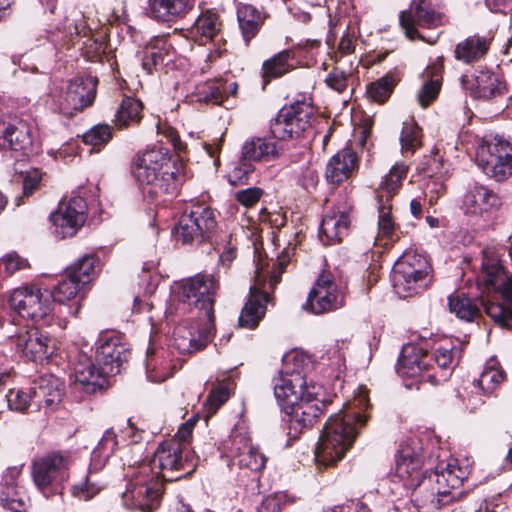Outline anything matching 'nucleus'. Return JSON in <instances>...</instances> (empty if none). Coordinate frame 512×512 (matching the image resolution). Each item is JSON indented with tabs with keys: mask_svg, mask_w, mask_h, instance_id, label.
Listing matches in <instances>:
<instances>
[{
	"mask_svg": "<svg viewBox=\"0 0 512 512\" xmlns=\"http://www.w3.org/2000/svg\"><path fill=\"white\" fill-rule=\"evenodd\" d=\"M196 465L193 452L179 441L162 442L150 461L132 469L127 488L122 494L124 505L140 512L153 511L159 505L163 482L190 475Z\"/></svg>",
	"mask_w": 512,
	"mask_h": 512,
	"instance_id": "nucleus-1",
	"label": "nucleus"
},
{
	"mask_svg": "<svg viewBox=\"0 0 512 512\" xmlns=\"http://www.w3.org/2000/svg\"><path fill=\"white\" fill-rule=\"evenodd\" d=\"M369 407L368 390L360 386L344 410L327 420L315 449L318 466H334L343 459L353 445L358 429L365 425Z\"/></svg>",
	"mask_w": 512,
	"mask_h": 512,
	"instance_id": "nucleus-2",
	"label": "nucleus"
},
{
	"mask_svg": "<svg viewBox=\"0 0 512 512\" xmlns=\"http://www.w3.org/2000/svg\"><path fill=\"white\" fill-rule=\"evenodd\" d=\"M461 352L462 344L459 341H445L431 355L416 345H406L398 358L396 372L408 389L414 386L419 389L424 382L436 385L448 378L457 366Z\"/></svg>",
	"mask_w": 512,
	"mask_h": 512,
	"instance_id": "nucleus-3",
	"label": "nucleus"
},
{
	"mask_svg": "<svg viewBox=\"0 0 512 512\" xmlns=\"http://www.w3.org/2000/svg\"><path fill=\"white\" fill-rule=\"evenodd\" d=\"M405 471L399 470L395 467L397 476L404 482H417V486L425 484L426 487L435 482V488L429 495H423V489L417 491L414 499L418 507H421L424 512L439 509L442 506L448 505L454 501L459 493H455L465 479L470 474L469 466H461L457 459L449 460L445 466L441 463L436 470L428 477L422 476L421 468L423 461L420 460H404Z\"/></svg>",
	"mask_w": 512,
	"mask_h": 512,
	"instance_id": "nucleus-4",
	"label": "nucleus"
},
{
	"mask_svg": "<svg viewBox=\"0 0 512 512\" xmlns=\"http://www.w3.org/2000/svg\"><path fill=\"white\" fill-rule=\"evenodd\" d=\"M478 283L488 291H493L491 298L482 299L485 313L501 328H512V273L507 274L499 252L495 247L482 250L481 270Z\"/></svg>",
	"mask_w": 512,
	"mask_h": 512,
	"instance_id": "nucleus-5",
	"label": "nucleus"
},
{
	"mask_svg": "<svg viewBox=\"0 0 512 512\" xmlns=\"http://www.w3.org/2000/svg\"><path fill=\"white\" fill-rule=\"evenodd\" d=\"M132 174L142 193L151 198L175 194L181 181L168 149L162 147L139 153L134 159Z\"/></svg>",
	"mask_w": 512,
	"mask_h": 512,
	"instance_id": "nucleus-6",
	"label": "nucleus"
},
{
	"mask_svg": "<svg viewBox=\"0 0 512 512\" xmlns=\"http://www.w3.org/2000/svg\"><path fill=\"white\" fill-rule=\"evenodd\" d=\"M390 281L400 298L421 294L433 282V267L429 259L416 251H405L394 263Z\"/></svg>",
	"mask_w": 512,
	"mask_h": 512,
	"instance_id": "nucleus-7",
	"label": "nucleus"
},
{
	"mask_svg": "<svg viewBox=\"0 0 512 512\" xmlns=\"http://www.w3.org/2000/svg\"><path fill=\"white\" fill-rule=\"evenodd\" d=\"M75 458V453L70 450H58L34 460L31 474L36 487L46 497L58 492L59 486L69 479Z\"/></svg>",
	"mask_w": 512,
	"mask_h": 512,
	"instance_id": "nucleus-8",
	"label": "nucleus"
},
{
	"mask_svg": "<svg viewBox=\"0 0 512 512\" xmlns=\"http://www.w3.org/2000/svg\"><path fill=\"white\" fill-rule=\"evenodd\" d=\"M476 163L495 181L506 180L512 176V141L498 135L485 138L477 148Z\"/></svg>",
	"mask_w": 512,
	"mask_h": 512,
	"instance_id": "nucleus-9",
	"label": "nucleus"
},
{
	"mask_svg": "<svg viewBox=\"0 0 512 512\" xmlns=\"http://www.w3.org/2000/svg\"><path fill=\"white\" fill-rule=\"evenodd\" d=\"M220 284L217 276L198 273L182 283L184 301L199 311V319L207 320L208 326L214 325V303Z\"/></svg>",
	"mask_w": 512,
	"mask_h": 512,
	"instance_id": "nucleus-10",
	"label": "nucleus"
},
{
	"mask_svg": "<svg viewBox=\"0 0 512 512\" xmlns=\"http://www.w3.org/2000/svg\"><path fill=\"white\" fill-rule=\"evenodd\" d=\"M313 107L307 101H296L283 107L270 123L273 138L287 141L299 138L311 128Z\"/></svg>",
	"mask_w": 512,
	"mask_h": 512,
	"instance_id": "nucleus-11",
	"label": "nucleus"
},
{
	"mask_svg": "<svg viewBox=\"0 0 512 512\" xmlns=\"http://www.w3.org/2000/svg\"><path fill=\"white\" fill-rule=\"evenodd\" d=\"M216 228L214 210L208 206L196 205L179 219L176 238L183 244H200L210 240Z\"/></svg>",
	"mask_w": 512,
	"mask_h": 512,
	"instance_id": "nucleus-12",
	"label": "nucleus"
},
{
	"mask_svg": "<svg viewBox=\"0 0 512 512\" xmlns=\"http://www.w3.org/2000/svg\"><path fill=\"white\" fill-rule=\"evenodd\" d=\"M11 308L23 318L33 321L44 319L52 312V294L41 291L36 286H23L15 289L9 298Z\"/></svg>",
	"mask_w": 512,
	"mask_h": 512,
	"instance_id": "nucleus-13",
	"label": "nucleus"
},
{
	"mask_svg": "<svg viewBox=\"0 0 512 512\" xmlns=\"http://www.w3.org/2000/svg\"><path fill=\"white\" fill-rule=\"evenodd\" d=\"M344 306V293L338 287L334 276L323 271L317 278L303 308L313 314L335 311Z\"/></svg>",
	"mask_w": 512,
	"mask_h": 512,
	"instance_id": "nucleus-14",
	"label": "nucleus"
},
{
	"mask_svg": "<svg viewBox=\"0 0 512 512\" xmlns=\"http://www.w3.org/2000/svg\"><path fill=\"white\" fill-rule=\"evenodd\" d=\"M322 389L320 385L311 384L310 387H306L305 396L297 404L284 410L289 416V434H292V430H294L296 435L303 429L311 427L318 420L326 407L325 402L318 398Z\"/></svg>",
	"mask_w": 512,
	"mask_h": 512,
	"instance_id": "nucleus-15",
	"label": "nucleus"
},
{
	"mask_svg": "<svg viewBox=\"0 0 512 512\" xmlns=\"http://www.w3.org/2000/svg\"><path fill=\"white\" fill-rule=\"evenodd\" d=\"M444 22L443 13L436 9L434 0H413L408 11L400 14V25L407 38L424 39L417 27L435 28Z\"/></svg>",
	"mask_w": 512,
	"mask_h": 512,
	"instance_id": "nucleus-16",
	"label": "nucleus"
},
{
	"mask_svg": "<svg viewBox=\"0 0 512 512\" xmlns=\"http://www.w3.org/2000/svg\"><path fill=\"white\" fill-rule=\"evenodd\" d=\"M86 214L87 203L83 197L74 195L61 200L57 211L50 215L54 233L60 238L74 236L85 223Z\"/></svg>",
	"mask_w": 512,
	"mask_h": 512,
	"instance_id": "nucleus-17",
	"label": "nucleus"
},
{
	"mask_svg": "<svg viewBox=\"0 0 512 512\" xmlns=\"http://www.w3.org/2000/svg\"><path fill=\"white\" fill-rule=\"evenodd\" d=\"M97 79L92 76L71 80L62 95L59 108L65 115L72 116L90 106L96 97Z\"/></svg>",
	"mask_w": 512,
	"mask_h": 512,
	"instance_id": "nucleus-18",
	"label": "nucleus"
},
{
	"mask_svg": "<svg viewBox=\"0 0 512 512\" xmlns=\"http://www.w3.org/2000/svg\"><path fill=\"white\" fill-rule=\"evenodd\" d=\"M229 449L234 464L240 469L259 472L265 467L266 457L251 443L247 431L243 428L236 427L232 431Z\"/></svg>",
	"mask_w": 512,
	"mask_h": 512,
	"instance_id": "nucleus-19",
	"label": "nucleus"
},
{
	"mask_svg": "<svg viewBox=\"0 0 512 512\" xmlns=\"http://www.w3.org/2000/svg\"><path fill=\"white\" fill-rule=\"evenodd\" d=\"M130 350L116 333L104 334L100 337L96 349V364L103 367V373L116 375L121 366L128 360Z\"/></svg>",
	"mask_w": 512,
	"mask_h": 512,
	"instance_id": "nucleus-20",
	"label": "nucleus"
},
{
	"mask_svg": "<svg viewBox=\"0 0 512 512\" xmlns=\"http://www.w3.org/2000/svg\"><path fill=\"white\" fill-rule=\"evenodd\" d=\"M12 341L17 350L33 362L42 363L53 354L52 340L37 328L22 330Z\"/></svg>",
	"mask_w": 512,
	"mask_h": 512,
	"instance_id": "nucleus-21",
	"label": "nucleus"
},
{
	"mask_svg": "<svg viewBox=\"0 0 512 512\" xmlns=\"http://www.w3.org/2000/svg\"><path fill=\"white\" fill-rule=\"evenodd\" d=\"M352 208V202L343 197L325 214L320 225V236H325L327 243L340 242L347 236Z\"/></svg>",
	"mask_w": 512,
	"mask_h": 512,
	"instance_id": "nucleus-22",
	"label": "nucleus"
},
{
	"mask_svg": "<svg viewBox=\"0 0 512 512\" xmlns=\"http://www.w3.org/2000/svg\"><path fill=\"white\" fill-rule=\"evenodd\" d=\"M74 382L86 393H95L106 384V377L110 374L103 373V367L92 362L87 354L78 352L71 360Z\"/></svg>",
	"mask_w": 512,
	"mask_h": 512,
	"instance_id": "nucleus-23",
	"label": "nucleus"
},
{
	"mask_svg": "<svg viewBox=\"0 0 512 512\" xmlns=\"http://www.w3.org/2000/svg\"><path fill=\"white\" fill-rule=\"evenodd\" d=\"M264 271L257 267L254 284L250 286V295L239 316V325L245 328H254L265 314L268 295L264 287Z\"/></svg>",
	"mask_w": 512,
	"mask_h": 512,
	"instance_id": "nucleus-24",
	"label": "nucleus"
},
{
	"mask_svg": "<svg viewBox=\"0 0 512 512\" xmlns=\"http://www.w3.org/2000/svg\"><path fill=\"white\" fill-rule=\"evenodd\" d=\"M307 385L305 377L300 371H286L274 379V395L282 410L297 404L306 394Z\"/></svg>",
	"mask_w": 512,
	"mask_h": 512,
	"instance_id": "nucleus-25",
	"label": "nucleus"
},
{
	"mask_svg": "<svg viewBox=\"0 0 512 512\" xmlns=\"http://www.w3.org/2000/svg\"><path fill=\"white\" fill-rule=\"evenodd\" d=\"M462 85L474 98L490 100L504 94L505 85L499 76L488 70H479L462 77Z\"/></svg>",
	"mask_w": 512,
	"mask_h": 512,
	"instance_id": "nucleus-26",
	"label": "nucleus"
},
{
	"mask_svg": "<svg viewBox=\"0 0 512 512\" xmlns=\"http://www.w3.org/2000/svg\"><path fill=\"white\" fill-rule=\"evenodd\" d=\"M194 7V0H148L146 14L157 23L172 24L184 19Z\"/></svg>",
	"mask_w": 512,
	"mask_h": 512,
	"instance_id": "nucleus-27",
	"label": "nucleus"
},
{
	"mask_svg": "<svg viewBox=\"0 0 512 512\" xmlns=\"http://www.w3.org/2000/svg\"><path fill=\"white\" fill-rule=\"evenodd\" d=\"M31 394L39 407L44 406L52 410L62 399L63 384L53 374H43L33 381Z\"/></svg>",
	"mask_w": 512,
	"mask_h": 512,
	"instance_id": "nucleus-28",
	"label": "nucleus"
},
{
	"mask_svg": "<svg viewBox=\"0 0 512 512\" xmlns=\"http://www.w3.org/2000/svg\"><path fill=\"white\" fill-rule=\"evenodd\" d=\"M500 206V199L491 189L475 184L465 193L462 209L465 214L483 215Z\"/></svg>",
	"mask_w": 512,
	"mask_h": 512,
	"instance_id": "nucleus-29",
	"label": "nucleus"
},
{
	"mask_svg": "<svg viewBox=\"0 0 512 512\" xmlns=\"http://www.w3.org/2000/svg\"><path fill=\"white\" fill-rule=\"evenodd\" d=\"M200 320L203 322V328L199 330L198 336L184 325H179L174 329L172 345L180 353L190 354L201 350L206 346V343L214 329V325L209 327L207 320Z\"/></svg>",
	"mask_w": 512,
	"mask_h": 512,
	"instance_id": "nucleus-30",
	"label": "nucleus"
},
{
	"mask_svg": "<svg viewBox=\"0 0 512 512\" xmlns=\"http://www.w3.org/2000/svg\"><path fill=\"white\" fill-rule=\"evenodd\" d=\"M356 153L350 148L338 151L327 163L325 177L332 184L347 180L357 168Z\"/></svg>",
	"mask_w": 512,
	"mask_h": 512,
	"instance_id": "nucleus-31",
	"label": "nucleus"
},
{
	"mask_svg": "<svg viewBox=\"0 0 512 512\" xmlns=\"http://www.w3.org/2000/svg\"><path fill=\"white\" fill-rule=\"evenodd\" d=\"M282 151V147L268 137H251L241 148L243 159L251 162L273 161L282 154Z\"/></svg>",
	"mask_w": 512,
	"mask_h": 512,
	"instance_id": "nucleus-32",
	"label": "nucleus"
},
{
	"mask_svg": "<svg viewBox=\"0 0 512 512\" xmlns=\"http://www.w3.org/2000/svg\"><path fill=\"white\" fill-rule=\"evenodd\" d=\"M173 51L166 36H155L145 46L142 56V68L147 74L157 70L166 60H170Z\"/></svg>",
	"mask_w": 512,
	"mask_h": 512,
	"instance_id": "nucleus-33",
	"label": "nucleus"
},
{
	"mask_svg": "<svg viewBox=\"0 0 512 512\" xmlns=\"http://www.w3.org/2000/svg\"><path fill=\"white\" fill-rule=\"evenodd\" d=\"M32 144L29 126L22 121L16 124L0 122V146L15 151L28 149Z\"/></svg>",
	"mask_w": 512,
	"mask_h": 512,
	"instance_id": "nucleus-34",
	"label": "nucleus"
},
{
	"mask_svg": "<svg viewBox=\"0 0 512 512\" xmlns=\"http://www.w3.org/2000/svg\"><path fill=\"white\" fill-rule=\"evenodd\" d=\"M174 366L171 364L169 353L164 350H148L146 359V374L149 381L161 383L172 376Z\"/></svg>",
	"mask_w": 512,
	"mask_h": 512,
	"instance_id": "nucleus-35",
	"label": "nucleus"
},
{
	"mask_svg": "<svg viewBox=\"0 0 512 512\" xmlns=\"http://www.w3.org/2000/svg\"><path fill=\"white\" fill-rule=\"evenodd\" d=\"M237 19L244 41L248 45L259 32L264 18L254 6L243 4L237 9Z\"/></svg>",
	"mask_w": 512,
	"mask_h": 512,
	"instance_id": "nucleus-36",
	"label": "nucleus"
},
{
	"mask_svg": "<svg viewBox=\"0 0 512 512\" xmlns=\"http://www.w3.org/2000/svg\"><path fill=\"white\" fill-rule=\"evenodd\" d=\"M294 68V53L291 50H283L272 58L264 61L262 65V77L266 84L272 78L281 77Z\"/></svg>",
	"mask_w": 512,
	"mask_h": 512,
	"instance_id": "nucleus-37",
	"label": "nucleus"
},
{
	"mask_svg": "<svg viewBox=\"0 0 512 512\" xmlns=\"http://www.w3.org/2000/svg\"><path fill=\"white\" fill-rule=\"evenodd\" d=\"M489 49L486 38L478 35L470 36L459 42L455 49V57L464 63H472L481 59Z\"/></svg>",
	"mask_w": 512,
	"mask_h": 512,
	"instance_id": "nucleus-38",
	"label": "nucleus"
},
{
	"mask_svg": "<svg viewBox=\"0 0 512 512\" xmlns=\"http://www.w3.org/2000/svg\"><path fill=\"white\" fill-rule=\"evenodd\" d=\"M506 374L496 359H490L474 385L484 395H491L505 380Z\"/></svg>",
	"mask_w": 512,
	"mask_h": 512,
	"instance_id": "nucleus-39",
	"label": "nucleus"
},
{
	"mask_svg": "<svg viewBox=\"0 0 512 512\" xmlns=\"http://www.w3.org/2000/svg\"><path fill=\"white\" fill-rule=\"evenodd\" d=\"M442 65L434 64L425 71L427 78L420 89L417 98L421 107H428L438 96L441 88Z\"/></svg>",
	"mask_w": 512,
	"mask_h": 512,
	"instance_id": "nucleus-40",
	"label": "nucleus"
},
{
	"mask_svg": "<svg viewBox=\"0 0 512 512\" xmlns=\"http://www.w3.org/2000/svg\"><path fill=\"white\" fill-rule=\"evenodd\" d=\"M449 309L457 318L466 322H472L479 315V308L475 301L457 291L448 298Z\"/></svg>",
	"mask_w": 512,
	"mask_h": 512,
	"instance_id": "nucleus-41",
	"label": "nucleus"
},
{
	"mask_svg": "<svg viewBox=\"0 0 512 512\" xmlns=\"http://www.w3.org/2000/svg\"><path fill=\"white\" fill-rule=\"evenodd\" d=\"M142 103L133 97H124L115 115L118 128H126L137 124L142 117Z\"/></svg>",
	"mask_w": 512,
	"mask_h": 512,
	"instance_id": "nucleus-42",
	"label": "nucleus"
},
{
	"mask_svg": "<svg viewBox=\"0 0 512 512\" xmlns=\"http://www.w3.org/2000/svg\"><path fill=\"white\" fill-rule=\"evenodd\" d=\"M106 482L98 477V474L88 470L83 482L73 485L72 495L80 500H90L97 495L104 487Z\"/></svg>",
	"mask_w": 512,
	"mask_h": 512,
	"instance_id": "nucleus-43",
	"label": "nucleus"
},
{
	"mask_svg": "<svg viewBox=\"0 0 512 512\" xmlns=\"http://www.w3.org/2000/svg\"><path fill=\"white\" fill-rule=\"evenodd\" d=\"M421 136V129L413 119L405 121L400 136L402 153L413 154L421 146Z\"/></svg>",
	"mask_w": 512,
	"mask_h": 512,
	"instance_id": "nucleus-44",
	"label": "nucleus"
},
{
	"mask_svg": "<svg viewBox=\"0 0 512 512\" xmlns=\"http://www.w3.org/2000/svg\"><path fill=\"white\" fill-rule=\"evenodd\" d=\"M396 468L405 471L404 460L423 461L422 444L418 438H408L400 443L396 453Z\"/></svg>",
	"mask_w": 512,
	"mask_h": 512,
	"instance_id": "nucleus-45",
	"label": "nucleus"
},
{
	"mask_svg": "<svg viewBox=\"0 0 512 512\" xmlns=\"http://www.w3.org/2000/svg\"><path fill=\"white\" fill-rule=\"evenodd\" d=\"M84 286L73 277L68 275L66 271L65 276L59 281L52 294V301L64 303L74 298L81 288Z\"/></svg>",
	"mask_w": 512,
	"mask_h": 512,
	"instance_id": "nucleus-46",
	"label": "nucleus"
},
{
	"mask_svg": "<svg viewBox=\"0 0 512 512\" xmlns=\"http://www.w3.org/2000/svg\"><path fill=\"white\" fill-rule=\"evenodd\" d=\"M95 264V257L91 255L83 256L74 265L67 269L68 275H73L78 283L85 286L92 279V275L95 271Z\"/></svg>",
	"mask_w": 512,
	"mask_h": 512,
	"instance_id": "nucleus-47",
	"label": "nucleus"
},
{
	"mask_svg": "<svg viewBox=\"0 0 512 512\" xmlns=\"http://www.w3.org/2000/svg\"><path fill=\"white\" fill-rule=\"evenodd\" d=\"M221 23L217 14L206 11L195 21L194 28L202 37L213 39L220 31Z\"/></svg>",
	"mask_w": 512,
	"mask_h": 512,
	"instance_id": "nucleus-48",
	"label": "nucleus"
},
{
	"mask_svg": "<svg viewBox=\"0 0 512 512\" xmlns=\"http://www.w3.org/2000/svg\"><path fill=\"white\" fill-rule=\"evenodd\" d=\"M255 168L251 161L243 159L241 156L239 161L233 163L227 173V180L233 186L246 184L253 174Z\"/></svg>",
	"mask_w": 512,
	"mask_h": 512,
	"instance_id": "nucleus-49",
	"label": "nucleus"
},
{
	"mask_svg": "<svg viewBox=\"0 0 512 512\" xmlns=\"http://www.w3.org/2000/svg\"><path fill=\"white\" fill-rule=\"evenodd\" d=\"M234 389V383L230 379L220 382L208 396L209 413H215L230 397Z\"/></svg>",
	"mask_w": 512,
	"mask_h": 512,
	"instance_id": "nucleus-50",
	"label": "nucleus"
},
{
	"mask_svg": "<svg viewBox=\"0 0 512 512\" xmlns=\"http://www.w3.org/2000/svg\"><path fill=\"white\" fill-rule=\"evenodd\" d=\"M3 506L11 512H25L26 502L17 487L8 486V490H0Z\"/></svg>",
	"mask_w": 512,
	"mask_h": 512,
	"instance_id": "nucleus-51",
	"label": "nucleus"
},
{
	"mask_svg": "<svg viewBox=\"0 0 512 512\" xmlns=\"http://www.w3.org/2000/svg\"><path fill=\"white\" fill-rule=\"evenodd\" d=\"M28 267L26 259L16 253H9L0 259V280Z\"/></svg>",
	"mask_w": 512,
	"mask_h": 512,
	"instance_id": "nucleus-52",
	"label": "nucleus"
},
{
	"mask_svg": "<svg viewBox=\"0 0 512 512\" xmlns=\"http://www.w3.org/2000/svg\"><path fill=\"white\" fill-rule=\"evenodd\" d=\"M112 138V129L107 124H98L83 134V142L88 145L102 146Z\"/></svg>",
	"mask_w": 512,
	"mask_h": 512,
	"instance_id": "nucleus-53",
	"label": "nucleus"
},
{
	"mask_svg": "<svg viewBox=\"0 0 512 512\" xmlns=\"http://www.w3.org/2000/svg\"><path fill=\"white\" fill-rule=\"evenodd\" d=\"M68 31L70 34V38L64 44L67 46V49L75 44L73 36L87 39H90L92 37V29L88 26L84 15H82L81 13H78L72 19V22L68 25Z\"/></svg>",
	"mask_w": 512,
	"mask_h": 512,
	"instance_id": "nucleus-54",
	"label": "nucleus"
},
{
	"mask_svg": "<svg viewBox=\"0 0 512 512\" xmlns=\"http://www.w3.org/2000/svg\"><path fill=\"white\" fill-rule=\"evenodd\" d=\"M408 166L405 163H396L386 175V195L396 192L402 180L406 177Z\"/></svg>",
	"mask_w": 512,
	"mask_h": 512,
	"instance_id": "nucleus-55",
	"label": "nucleus"
},
{
	"mask_svg": "<svg viewBox=\"0 0 512 512\" xmlns=\"http://www.w3.org/2000/svg\"><path fill=\"white\" fill-rule=\"evenodd\" d=\"M8 407L11 410L25 412L33 400L32 394H27L19 389H10L6 395Z\"/></svg>",
	"mask_w": 512,
	"mask_h": 512,
	"instance_id": "nucleus-56",
	"label": "nucleus"
},
{
	"mask_svg": "<svg viewBox=\"0 0 512 512\" xmlns=\"http://www.w3.org/2000/svg\"><path fill=\"white\" fill-rule=\"evenodd\" d=\"M349 74L350 72H346L339 66H336L327 74L325 83L329 88L341 93L348 87Z\"/></svg>",
	"mask_w": 512,
	"mask_h": 512,
	"instance_id": "nucleus-57",
	"label": "nucleus"
},
{
	"mask_svg": "<svg viewBox=\"0 0 512 512\" xmlns=\"http://www.w3.org/2000/svg\"><path fill=\"white\" fill-rule=\"evenodd\" d=\"M224 94H226V87L223 83L220 81H212L202 87V91L199 92V100L220 102Z\"/></svg>",
	"mask_w": 512,
	"mask_h": 512,
	"instance_id": "nucleus-58",
	"label": "nucleus"
},
{
	"mask_svg": "<svg viewBox=\"0 0 512 512\" xmlns=\"http://www.w3.org/2000/svg\"><path fill=\"white\" fill-rule=\"evenodd\" d=\"M263 193V190L259 187H250L237 191L235 198L242 206L250 208L259 202Z\"/></svg>",
	"mask_w": 512,
	"mask_h": 512,
	"instance_id": "nucleus-59",
	"label": "nucleus"
},
{
	"mask_svg": "<svg viewBox=\"0 0 512 512\" xmlns=\"http://www.w3.org/2000/svg\"><path fill=\"white\" fill-rule=\"evenodd\" d=\"M117 444L118 442L116 440V434L114 430L108 429L105 431L103 437L94 450H96V455L101 453L106 457H110L115 451Z\"/></svg>",
	"mask_w": 512,
	"mask_h": 512,
	"instance_id": "nucleus-60",
	"label": "nucleus"
},
{
	"mask_svg": "<svg viewBox=\"0 0 512 512\" xmlns=\"http://www.w3.org/2000/svg\"><path fill=\"white\" fill-rule=\"evenodd\" d=\"M380 246L377 251L372 252L373 260L370 263L367 269V282L368 285L375 284L379 281L382 276V263H381V254Z\"/></svg>",
	"mask_w": 512,
	"mask_h": 512,
	"instance_id": "nucleus-61",
	"label": "nucleus"
},
{
	"mask_svg": "<svg viewBox=\"0 0 512 512\" xmlns=\"http://www.w3.org/2000/svg\"><path fill=\"white\" fill-rule=\"evenodd\" d=\"M366 96L371 102L379 105L384 103V77L367 85Z\"/></svg>",
	"mask_w": 512,
	"mask_h": 512,
	"instance_id": "nucleus-62",
	"label": "nucleus"
},
{
	"mask_svg": "<svg viewBox=\"0 0 512 512\" xmlns=\"http://www.w3.org/2000/svg\"><path fill=\"white\" fill-rule=\"evenodd\" d=\"M196 421V419L192 418L183 423L179 427L175 437L172 440H177L182 444V446H185L187 449H190L189 442L192 437V432L195 427Z\"/></svg>",
	"mask_w": 512,
	"mask_h": 512,
	"instance_id": "nucleus-63",
	"label": "nucleus"
},
{
	"mask_svg": "<svg viewBox=\"0 0 512 512\" xmlns=\"http://www.w3.org/2000/svg\"><path fill=\"white\" fill-rule=\"evenodd\" d=\"M289 259L287 256L283 255L278 257L277 262L274 263L273 269L270 272L269 277V288L273 289L280 281L281 274L284 272Z\"/></svg>",
	"mask_w": 512,
	"mask_h": 512,
	"instance_id": "nucleus-64",
	"label": "nucleus"
}]
</instances>
